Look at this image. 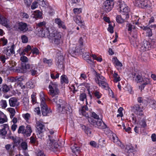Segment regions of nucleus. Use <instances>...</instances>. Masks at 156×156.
<instances>
[{"label":"nucleus","mask_w":156,"mask_h":156,"mask_svg":"<svg viewBox=\"0 0 156 156\" xmlns=\"http://www.w3.org/2000/svg\"><path fill=\"white\" fill-rule=\"evenodd\" d=\"M39 35L41 37H48L51 41L57 45L59 44L61 42V33L56 30H52L50 28H46L44 26L41 28L39 31Z\"/></svg>","instance_id":"nucleus-1"},{"label":"nucleus","mask_w":156,"mask_h":156,"mask_svg":"<svg viewBox=\"0 0 156 156\" xmlns=\"http://www.w3.org/2000/svg\"><path fill=\"white\" fill-rule=\"evenodd\" d=\"M118 9H119V12H122V15H118L116 17V20L117 23H122L126 21L129 18V9L128 6L123 2L119 1L118 3Z\"/></svg>","instance_id":"nucleus-2"},{"label":"nucleus","mask_w":156,"mask_h":156,"mask_svg":"<svg viewBox=\"0 0 156 156\" xmlns=\"http://www.w3.org/2000/svg\"><path fill=\"white\" fill-rule=\"evenodd\" d=\"M49 90L48 92L50 97L53 98L52 101L55 103H57L58 96L59 93L57 83L51 82L48 87Z\"/></svg>","instance_id":"nucleus-3"},{"label":"nucleus","mask_w":156,"mask_h":156,"mask_svg":"<svg viewBox=\"0 0 156 156\" xmlns=\"http://www.w3.org/2000/svg\"><path fill=\"white\" fill-rule=\"evenodd\" d=\"M57 109L60 113L62 114H68L71 108L70 106L62 99H59L57 103Z\"/></svg>","instance_id":"nucleus-4"},{"label":"nucleus","mask_w":156,"mask_h":156,"mask_svg":"<svg viewBox=\"0 0 156 156\" xmlns=\"http://www.w3.org/2000/svg\"><path fill=\"white\" fill-rule=\"evenodd\" d=\"M94 74L95 76L94 80L96 83L98 84L99 86H102L103 88L105 89H109L108 84L106 82L105 77L96 71L94 72Z\"/></svg>","instance_id":"nucleus-5"},{"label":"nucleus","mask_w":156,"mask_h":156,"mask_svg":"<svg viewBox=\"0 0 156 156\" xmlns=\"http://www.w3.org/2000/svg\"><path fill=\"white\" fill-rule=\"evenodd\" d=\"M48 136L49 139L47 140L46 147L51 151H55L58 148V145L51 136L48 135Z\"/></svg>","instance_id":"nucleus-6"},{"label":"nucleus","mask_w":156,"mask_h":156,"mask_svg":"<svg viewBox=\"0 0 156 156\" xmlns=\"http://www.w3.org/2000/svg\"><path fill=\"white\" fill-rule=\"evenodd\" d=\"M88 121L91 125L95 127L100 129H104L106 127V125L99 119L96 120L90 118Z\"/></svg>","instance_id":"nucleus-7"},{"label":"nucleus","mask_w":156,"mask_h":156,"mask_svg":"<svg viewBox=\"0 0 156 156\" xmlns=\"http://www.w3.org/2000/svg\"><path fill=\"white\" fill-rule=\"evenodd\" d=\"M43 92H41L40 93V96L41 98V110L43 115L44 116H46L48 113L49 112V110L48 108L47 105L45 103V99L43 97Z\"/></svg>","instance_id":"nucleus-8"},{"label":"nucleus","mask_w":156,"mask_h":156,"mask_svg":"<svg viewBox=\"0 0 156 156\" xmlns=\"http://www.w3.org/2000/svg\"><path fill=\"white\" fill-rule=\"evenodd\" d=\"M15 27H16L19 31L23 33H25L28 30L27 24L23 22L17 23Z\"/></svg>","instance_id":"nucleus-9"},{"label":"nucleus","mask_w":156,"mask_h":156,"mask_svg":"<svg viewBox=\"0 0 156 156\" xmlns=\"http://www.w3.org/2000/svg\"><path fill=\"white\" fill-rule=\"evenodd\" d=\"M22 67L25 69L30 70L31 74L33 76L37 74V67L33 65L24 63L22 64Z\"/></svg>","instance_id":"nucleus-10"},{"label":"nucleus","mask_w":156,"mask_h":156,"mask_svg":"<svg viewBox=\"0 0 156 156\" xmlns=\"http://www.w3.org/2000/svg\"><path fill=\"white\" fill-rule=\"evenodd\" d=\"M113 5L112 0H106L103 3V9L106 12H109L113 8Z\"/></svg>","instance_id":"nucleus-11"},{"label":"nucleus","mask_w":156,"mask_h":156,"mask_svg":"<svg viewBox=\"0 0 156 156\" xmlns=\"http://www.w3.org/2000/svg\"><path fill=\"white\" fill-rule=\"evenodd\" d=\"M42 123V122L40 120L37 121L36 122L37 135H40L41 136H42V133L44 128V125Z\"/></svg>","instance_id":"nucleus-12"},{"label":"nucleus","mask_w":156,"mask_h":156,"mask_svg":"<svg viewBox=\"0 0 156 156\" xmlns=\"http://www.w3.org/2000/svg\"><path fill=\"white\" fill-rule=\"evenodd\" d=\"M131 108L132 110L137 115L140 116L143 115V108L140 105L136 104Z\"/></svg>","instance_id":"nucleus-13"},{"label":"nucleus","mask_w":156,"mask_h":156,"mask_svg":"<svg viewBox=\"0 0 156 156\" xmlns=\"http://www.w3.org/2000/svg\"><path fill=\"white\" fill-rule=\"evenodd\" d=\"M70 148L73 153V155L77 156L80 152V147L78 145L75 143L71 144Z\"/></svg>","instance_id":"nucleus-14"},{"label":"nucleus","mask_w":156,"mask_h":156,"mask_svg":"<svg viewBox=\"0 0 156 156\" xmlns=\"http://www.w3.org/2000/svg\"><path fill=\"white\" fill-rule=\"evenodd\" d=\"M150 48L151 44L150 42L146 41H144L140 47V50L142 51L149 50Z\"/></svg>","instance_id":"nucleus-15"},{"label":"nucleus","mask_w":156,"mask_h":156,"mask_svg":"<svg viewBox=\"0 0 156 156\" xmlns=\"http://www.w3.org/2000/svg\"><path fill=\"white\" fill-rule=\"evenodd\" d=\"M15 45L14 44L12 45L10 48L9 49V47L4 48V50L3 51V53L6 55V56L8 57L11 54L14 53V48Z\"/></svg>","instance_id":"nucleus-16"},{"label":"nucleus","mask_w":156,"mask_h":156,"mask_svg":"<svg viewBox=\"0 0 156 156\" xmlns=\"http://www.w3.org/2000/svg\"><path fill=\"white\" fill-rule=\"evenodd\" d=\"M15 147L14 145H12L10 144H8L5 145V148L9 154L11 155L14 154Z\"/></svg>","instance_id":"nucleus-17"},{"label":"nucleus","mask_w":156,"mask_h":156,"mask_svg":"<svg viewBox=\"0 0 156 156\" xmlns=\"http://www.w3.org/2000/svg\"><path fill=\"white\" fill-rule=\"evenodd\" d=\"M9 105L11 107H14L19 105L20 103L16 98H11L9 100Z\"/></svg>","instance_id":"nucleus-18"},{"label":"nucleus","mask_w":156,"mask_h":156,"mask_svg":"<svg viewBox=\"0 0 156 156\" xmlns=\"http://www.w3.org/2000/svg\"><path fill=\"white\" fill-rule=\"evenodd\" d=\"M55 23L58 24L59 28H62L65 30L66 29V27L64 22L62 21L59 18H56L55 19Z\"/></svg>","instance_id":"nucleus-19"},{"label":"nucleus","mask_w":156,"mask_h":156,"mask_svg":"<svg viewBox=\"0 0 156 156\" xmlns=\"http://www.w3.org/2000/svg\"><path fill=\"white\" fill-rule=\"evenodd\" d=\"M88 108L87 106H83L82 107L81 110L80 111V113L82 114L83 115L86 117H88L89 115L88 113L86 112L88 111Z\"/></svg>","instance_id":"nucleus-20"},{"label":"nucleus","mask_w":156,"mask_h":156,"mask_svg":"<svg viewBox=\"0 0 156 156\" xmlns=\"http://www.w3.org/2000/svg\"><path fill=\"white\" fill-rule=\"evenodd\" d=\"M30 143L33 146H37L38 144V141L35 136H32L30 138Z\"/></svg>","instance_id":"nucleus-21"},{"label":"nucleus","mask_w":156,"mask_h":156,"mask_svg":"<svg viewBox=\"0 0 156 156\" xmlns=\"http://www.w3.org/2000/svg\"><path fill=\"white\" fill-rule=\"evenodd\" d=\"M139 22H135L133 23V24L138 25ZM126 28L129 31L131 32L132 29H135V27L134 25H132L130 23H128L126 25Z\"/></svg>","instance_id":"nucleus-22"},{"label":"nucleus","mask_w":156,"mask_h":156,"mask_svg":"<svg viewBox=\"0 0 156 156\" xmlns=\"http://www.w3.org/2000/svg\"><path fill=\"white\" fill-rule=\"evenodd\" d=\"M0 23L7 27L9 26L8 20L2 16L1 18H0Z\"/></svg>","instance_id":"nucleus-23"},{"label":"nucleus","mask_w":156,"mask_h":156,"mask_svg":"<svg viewBox=\"0 0 156 156\" xmlns=\"http://www.w3.org/2000/svg\"><path fill=\"white\" fill-rule=\"evenodd\" d=\"M112 62L115 66L121 67L122 66V63L119 61L116 57H115L112 58Z\"/></svg>","instance_id":"nucleus-24"},{"label":"nucleus","mask_w":156,"mask_h":156,"mask_svg":"<svg viewBox=\"0 0 156 156\" xmlns=\"http://www.w3.org/2000/svg\"><path fill=\"white\" fill-rule=\"evenodd\" d=\"M139 115L137 116L134 115L133 114H132V119L133 122L134 123L138 124L141 118L139 117Z\"/></svg>","instance_id":"nucleus-25"},{"label":"nucleus","mask_w":156,"mask_h":156,"mask_svg":"<svg viewBox=\"0 0 156 156\" xmlns=\"http://www.w3.org/2000/svg\"><path fill=\"white\" fill-rule=\"evenodd\" d=\"M41 13L39 10H37L34 11L33 14H32V16L33 17L35 18L36 19L41 18Z\"/></svg>","instance_id":"nucleus-26"},{"label":"nucleus","mask_w":156,"mask_h":156,"mask_svg":"<svg viewBox=\"0 0 156 156\" xmlns=\"http://www.w3.org/2000/svg\"><path fill=\"white\" fill-rule=\"evenodd\" d=\"M7 121L6 115L2 112H0V123H3Z\"/></svg>","instance_id":"nucleus-27"},{"label":"nucleus","mask_w":156,"mask_h":156,"mask_svg":"<svg viewBox=\"0 0 156 156\" xmlns=\"http://www.w3.org/2000/svg\"><path fill=\"white\" fill-rule=\"evenodd\" d=\"M134 76V77L133 78H134L135 81L137 83L142 82L143 79L144 78H142L141 75L140 74L135 75Z\"/></svg>","instance_id":"nucleus-28"},{"label":"nucleus","mask_w":156,"mask_h":156,"mask_svg":"<svg viewBox=\"0 0 156 156\" xmlns=\"http://www.w3.org/2000/svg\"><path fill=\"white\" fill-rule=\"evenodd\" d=\"M32 132V129L30 125H27L25 130V134L27 136H30Z\"/></svg>","instance_id":"nucleus-29"},{"label":"nucleus","mask_w":156,"mask_h":156,"mask_svg":"<svg viewBox=\"0 0 156 156\" xmlns=\"http://www.w3.org/2000/svg\"><path fill=\"white\" fill-rule=\"evenodd\" d=\"M113 142L114 143H115L118 145L121 148H123L124 147V146L122 144L121 141L118 140V138L116 137V139H115V137L113 136Z\"/></svg>","instance_id":"nucleus-30"},{"label":"nucleus","mask_w":156,"mask_h":156,"mask_svg":"<svg viewBox=\"0 0 156 156\" xmlns=\"http://www.w3.org/2000/svg\"><path fill=\"white\" fill-rule=\"evenodd\" d=\"M83 51H82V50L81 49V51H80L79 52L80 54L83 53V57L84 60L87 61V59L90 58L89 55V53L86 52L85 53H83Z\"/></svg>","instance_id":"nucleus-31"},{"label":"nucleus","mask_w":156,"mask_h":156,"mask_svg":"<svg viewBox=\"0 0 156 156\" xmlns=\"http://www.w3.org/2000/svg\"><path fill=\"white\" fill-rule=\"evenodd\" d=\"M7 110L10 114V117L11 118H13L16 113L15 109L13 108H7Z\"/></svg>","instance_id":"nucleus-32"},{"label":"nucleus","mask_w":156,"mask_h":156,"mask_svg":"<svg viewBox=\"0 0 156 156\" xmlns=\"http://www.w3.org/2000/svg\"><path fill=\"white\" fill-rule=\"evenodd\" d=\"M2 89L4 93L7 92L10 90L9 86L4 83L2 85Z\"/></svg>","instance_id":"nucleus-33"},{"label":"nucleus","mask_w":156,"mask_h":156,"mask_svg":"<svg viewBox=\"0 0 156 156\" xmlns=\"http://www.w3.org/2000/svg\"><path fill=\"white\" fill-rule=\"evenodd\" d=\"M73 19L76 23L78 24H81L82 23L81 17L79 16H74L73 18Z\"/></svg>","instance_id":"nucleus-34"},{"label":"nucleus","mask_w":156,"mask_h":156,"mask_svg":"<svg viewBox=\"0 0 156 156\" xmlns=\"http://www.w3.org/2000/svg\"><path fill=\"white\" fill-rule=\"evenodd\" d=\"M43 62L44 64H47L48 66H50L52 64V60L51 59H48L46 58H44Z\"/></svg>","instance_id":"nucleus-35"},{"label":"nucleus","mask_w":156,"mask_h":156,"mask_svg":"<svg viewBox=\"0 0 156 156\" xmlns=\"http://www.w3.org/2000/svg\"><path fill=\"white\" fill-rule=\"evenodd\" d=\"M82 127L83 129H84V131L85 133L88 135L90 136L91 132L90 129L86 127L85 126H83Z\"/></svg>","instance_id":"nucleus-36"},{"label":"nucleus","mask_w":156,"mask_h":156,"mask_svg":"<svg viewBox=\"0 0 156 156\" xmlns=\"http://www.w3.org/2000/svg\"><path fill=\"white\" fill-rule=\"evenodd\" d=\"M142 8L149 6L150 2L148 0H142Z\"/></svg>","instance_id":"nucleus-37"},{"label":"nucleus","mask_w":156,"mask_h":156,"mask_svg":"<svg viewBox=\"0 0 156 156\" xmlns=\"http://www.w3.org/2000/svg\"><path fill=\"white\" fill-rule=\"evenodd\" d=\"M86 94L84 93L80 94V101H83L85 99H86ZM86 104H87V99H86Z\"/></svg>","instance_id":"nucleus-38"},{"label":"nucleus","mask_w":156,"mask_h":156,"mask_svg":"<svg viewBox=\"0 0 156 156\" xmlns=\"http://www.w3.org/2000/svg\"><path fill=\"white\" fill-rule=\"evenodd\" d=\"M61 82L68 83L69 81L67 78V76L65 75H63L61 77Z\"/></svg>","instance_id":"nucleus-39"},{"label":"nucleus","mask_w":156,"mask_h":156,"mask_svg":"<svg viewBox=\"0 0 156 156\" xmlns=\"http://www.w3.org/2000/svg\"><path fill=\"white\" fill-rule=\"evenodd\" d=\"M142 0H136L135 1L134 5L136 6L142 8Z\"/></svg>","instance_id":"nucleus-40"},{"label":"nucleus","mask_w":156,"mask_h":156,"mask_svg":"<svg viewBox=\"0 0 156 156\" xmlns=\"http://www.w3.org/2000/svg\"><path fill=\"white\" fill-rule=\"evenodd\" d=\"M22 116L27 122H28L30 118V115L28 113L23 114Z\"/></svg>","instance_id":"nucleus-41"},{"label":"nucleus","mask_w":156,"mask_h":156,"mask_svg":"<svg viewBox=\"0 0 156 156\" xmlns=\"http://www.w3.org/2000/svg\"><path fill=\"white\" fill-rule=\"evenodd\" d=\"M8 42V41L5 37L1 38L0 39V43L3 46L6 45Z\"/></svg>","instance_id":"nucleus-42"},{"label":"nucleus","mask_w":156,"mask_h":156,"mask_svg":"<svg viewBox=\"0 0 156 156\" xmlns=\"http://www.w3.org/2000/svg\"><path fill=\"white\" fill-rule=\"evenodd\" d=\"M140 125L142 127L144 128L147 126L146 120L143 119L140 122H139Z\"/></svg>","instance_id":"nucleus-43"},{"label":"nucleus","mask_w":156,"mask_h":156,"mask_svg":"<svg viewBox=\"0 0 156 156\" xmlns=\"http://www.w3.org/2000/svg\"><path fill=\"white\" fill-rule=\"evenodd\" d=\"M94 96L96 97L97 99H99L101 98L102 96V94L100 93L97 90H95L93 92Z\"/></svg>","instance_id":"nucleus-44"},{"label":"nucleus","mask_w":156,"mask_h":156,"mask_svg":"<svg viewBox=\"0 0 156 156\" xmlns=\"http://www.w3.org/2000/svg\"><path fill=\"white\" fill-rule=\"evenodd\" d=\"M143 83L142 84L144 87L149 84L150 83L149 79L147 78H144L143 80H142V82Z\"/></svg>","instance_id":"nucleus-45"},{"label":"nucleus","mask_w":156,"mask_h":156,"mask_svg":"<svg viewBox=\"0 0 156 156\" xmlns=\"http://www.w3.org/2000/svg\"><path fill=\"white\" fill-rule=\"evenodd\" d=\"M90 56L99 62H101L102 60V58L99 57H97L96 55H90Z\"/></svg>","instance_id":"nucleus-46"},{"label":"nucleus","mask_w":156,"mask_h":156,"mask_svg":"<svg viewBox=\"0 0 156 156\" xmlns=\"http://www.w3.org/2000/svg\"><path fill=\"white\" fill-rule=\"evenodd\" d=\"M21 147L23 150H26L27 149V144L26 142H23L21 144Z\"/></svg>","instance_id":"nucleus-47"},{"label":"nucleus","mask_w":156,"mask_h":156,"mask_svg":"<svg viewBox=\"0 0 156 156\" xmlns=\"http://www.w3.org/2000/svg\"><path fill=\"white\" fill-rule=\"evenodd\" d=\"M8 58V57L7 56L2 55L0 57V60L3 63H4L5 62V60Z\"/></svg>","instance_id":"nucleus-48"},{"label":"nucleus","mask_w":156,"mask_h":156,"mask_svg":"<svg viewBox=\"0 0 156 156\" xmlns=\"http://www.w3.org/2000/svg\"><path fill=\"white\" fill-rule=\"evenodd\" d=\"M25 127L23 126H20L18 130V133H25Z\"/></svg>","instance_id":"nucleus-49"},{"label":"nucleus","mask_w":156,"mask_h":156,"mask_svg":"<svg viewBox=\"0 0 156 156\" xmlns=\"http://www.w3.org/2000/svg\"><path fill=\"white\" fill-rule=\"evenodd\" d=\"M123 110V108L122 107H120L118 110V112L119 113V114H117V117H122L123 116L122 111Z\"/></svg>","instance_id":"nucleus-50"},{"label":"nucleus","mask_w":156,"mask_h":156,"mask_svg":"<svg viewBox=\"0 0 156 156\" xmlns=\"http://www.w3.org/2000/svg\"><path fill=\"white\" fill-rule=\"evenodd\" d=\"M21 37L23 43H27L28 42V38L25 35H23L21 36Z\"/></svg>","instance_id":"nucleus-51"},{"label":"nucleus","mask_w":156,"mask_h":156,"mask_svg":"<svg viewBox=\"0 0 156 156\" xmlns=\"http://www.w3.org/2000/svg\"><path fill=\"white\" fill-rule=\"evenodd\" d=\"M31 52L32 53L33 55H34V54L38 55L39 54V51L37 48H34L31 50Z\"/></svg>","instance_id":"nucleus-52"},{"label":"nucleus","mask_w":156,"mask_h":156,"mask_svg":"<svg viewBox=\"0 0 156 156\" xmlns=\"http://www.w3.org/2000/svg\"><path fill=\"white\" fill-rule=\"evenodd\" d=\"M38 4H39L37 2H36V1L33 2L31 5V9H35L37 7Z\"/></svg>","instance_id":"nucleus-53"},{"label":"nucleus","mask_w":156,"mask_h":156,"mask_svg":"<svg viewBox=\"0 0 156 156\" xmlns=\"http://www.w3.org/2000/svg\"><path fill=\"white\" fill-rule=\"evenodd\" d=\"M20 16L23 19H28L29 17V15L26 13L22 12L20 13Z\"/></svg>","instance_id":"nucleus-54"},{"label":"nucleus","mask_w":156,"mask_h":156,"mask_svg":"<svg viewBox=\"0 0 156 156\" xmlns=\"http://www.w3.org/2000/svg\"><path fill=\"white\" fill-rule=\"evenodd\" d=\"M2 107L3 108H5L7 106L6 101L5 100H2L1 101Z\"/></svg>","instance_id":"nucleus-55"},{"label":"nucleus","mask_w":156,"mask_h":156,"mask_svg":"<svg viewBox=\"0 0 156 156\" xmlns=\"http://www.w3.org/2000/svg\"><path fill=\"white\" fill-rule=\"evenodd\" d=\"M147 36L148 37H151L152 35V33L151 29L149 28L146 31Z\"/></svg>","instance_id":"nucleus-56"},{"label":"nucleus","mask_w":156,"mask_h":156,"mask_svg":"<svg viewBox=\"0 0 156 156\" xmlns=\"http://www.w3.org/2000/svg\"><path fill=\"white\" fill-rule=\"evenodd\" d=\"M82 9L81 8H74L73 9L74 13L75 14H78L81 12Z\"/></svg>","instance_id":"nucleus-57"},{"label":"nucleus","mask_w":156,"mask_h":156,"mask_svg":"<svg viewBox=\"0 0 156 156\" xmlns=\"http://www.w3.org/2000/svg\"><path fill=\"white\" fill-rule=\"evenodd\" d=\"M16 82H21L24 80V77L23 76H16Z\"/></svg>","instance_id":"nucleus-58"},{"label":"nucleus","mask_w":156,"mask_h":156,"mask_svg":"<svg viewBox=\"0 0 156 156\" xmlns=\"http://www.w3.org/2000/svg\"><path fill=\"white\" fill-rule=\"evenodd\" d=\"M8 80L9 82H16V77H9L8 78Z\"/></svg>","instance_id":"nucleus-59"},{"label":"nucleus","mask_w":156,"mask_h":156,"mask_svg":"<svg viewBox=\"0 0 156 156\" xmlns=\"http://www.w3.org/2000/svg\"><path fill=\"white\" fill-rule=\"evenodd\" d=\"M91 116L94 118V119L97 120L99 119L98 115L94 112H91Z\"/></svg>","instance_id":"nucleus-60"},{"label":"nucleus","mask_w":156,"mask_h":156,"mask_svg":"<svg viewBox=\"0 0 156 156\" xmlns=\"http://www.w3.org/2000/svg\"><path fill=\"white\" fill-rule=\"evenodd\" d=\"M20 60L22 62H28V58L25 56H21L20 58Z\"/></svg>","instance_id":"nucleus-61"},{"label":"nucleus","mask_w":156,"mask_h":156,"mask_svg":"<svg viewBox=\"0 0 156 156\" xmlns=\"http://www.w3.org/2000/svg\"><path fill=\"white\" fill-rule=\"evenodd\" d=\"M31 49V46L29 45H28L27 47L23 50V51L28 53L29 51Z\"/></svg>","instance_id":"nucleus-62"},{"label":"nucleus","mask_w":156,"mask_h":156,"mask_svg":"<svg viewBox=\"0 0 156 156\" xmlns=\"http://www.w3.org/2000/svg\"><path fill=\"white\" fill-rule=\"evenodd\" d=\"M108 30L111 33H113V27L111 24L109 25V27L108 28Z\"/></svg>","instance_id":"nucleus-63"},{"label":"nucleus","mask_w":156,"mask_h":156,"mask_svg":"<svg viewBox=\"0 0 156 156\" xmlns=\"http://www.w3.org/2000/svg\"><path fill=\"white\" fill-rule=\"evenodd\" d=\"M37 156H46V155L43 151H40L38 152Z\"/></svg>","instance_id":"nucleus-64"}]
</instances>
